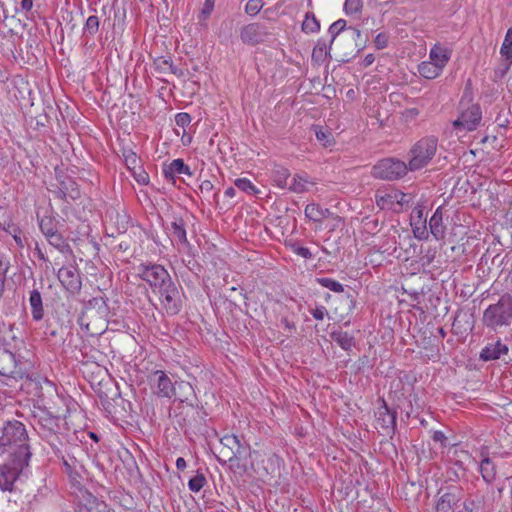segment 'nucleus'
I'll list each match as a JSON object with an SVG mask.
<instances>
[{"label":"nucleus","mask_w":512,"mask_h":512,"mask_svg":"<svg viewBox=\"0 0 512 512\" xmlns=\"http://www.w3.org/2000/svg\"><path fill=\"white\" fill-rule=\"evenodd\" d=\"M320 30V22L315 17L314 13L307 12L305 19L302 23V31L304 33H316Z\"/></svg>","instance_id":"41"},{"label":"nucleus","mask_w":512,"mask_h":512,"mask_svg":"<svg viewBox=\"0 0 512 512\" xmlns=\"http://www.w3.org/2000/svg\"><path fill=\"white\" fill-rule=\"evenodd\" d=\"M161 304L169 316L177 315L183 306L182 294L178 285L171 279L158 290Z\"/></svg>","instance_id":"10"},{"label":"nucleus","mask_w":512,"mask_h":512,"mask_svg":"<svg viewBox=\"0 0 512 512\" xmlns=\"http://www.w3.org/2000/svg\"><path fill=\"white\" fill-rule=\"evenodd\" d=\"M473 89L472 81L468 79L463 95L459 102L460 113L458 118L453 122V127L457 131H474L482 120V109L479 103H472Z\"/></svg>","instance_id":"1"},{"label":"nucleus","mask_w":512,"mask_h":512,"mask_svg":"<svg viewBox=\"0 0 512 512\" xmlns=\"http://www.w3.org/2000/svg\"><path fill=\"white\" fill-rule=\"evenodd\" d=\"M181 414L184 415L183 421L186 429L196 430L205 424L207 417L203 407L194 406L192 403L183 405Z\"/></svg>","instance_id":"15"},{"label":"nucleus","mask_w":512,"mask_h":512,"mask_svg":"<svg viewBox=\"0 0 512 512\" xmlns=\"http://www.w3.org/2000/svg\"><path fill=\"white\" fill-rule=\"evenodd\" d=\"M29 304L31 307L32 319L36 322L44 318V307L41 293L38 289H33L29 294Z\"/></svg>","instance_id":"27"},{"label":"nucleus","mask_w":512,"mask_h":512,"mask_svg":"<svg viewBox=\"0 0 512 512\" xmlns=\"http://www.w3.org/2000/svg\"><path fill=\"white\" fill-rule=\"evenodd\" d=\"M57 277L63 287L71 294H77L82 287V281L79 270L74 266L61 267Z\"/></svg>","instance_id":"16"},{"label":"nucleus","mask_w":512,"mask_h":512,"mask_svg":"<svg viewBox=\"0 0 512 512\" xmlns=\"http://www.w3.org/2000/svg\"><path fill=\"white\" fill-rule=\"evenodd\" d=\"M108 299L103 296L93 297L85 304L86 309H95L99 316L105 317L109 313Z\"/></svg>","instance_id":"35"},{"label":"nucleus","mask_w":512,"mask_h":512,"mask_svg":"<svg viewBox=\"0 0 512 512\" xmlns=\"http://www.w3.org/2000/svg\"><path fill=\"white\" fill-rule=\"evenodd\" d=\"M293 251L304 259H311L312 253L307 247L293 246Z\"/></svg>","instance_id":"58"},{"label":"nucleus","mask_w":512,"mask_h":512,"mask_svg":"<svg viewBox=\"0 0 512 512\" xmlns=\"http://www.w3.org/2000/svg\"><path fill=\"white\" fill-rule=\"evenodd\" d=\"M438 139L435 136H426L418 140L410 149L409 169L417 171L429 164L436 154Z\"/></svg>","instance_id":"6"},{"label":"nucleus","mask_w":512,"mask_h":512,"mask_svg":"<svg viewBox=\"0 0 512 512\" xmlns=\"http://www.w3.org/2000/svg\"><path fill=\"white\" fill-rule=\"evenodd\" d=\"M28 441V433L22 422L12 420L7 421L4 424L2 428V436L0 437V446L12 447L11 457H15V454L22 448H26L28 451H31Z\"/></svg>","instance_id":"5"},{"label":"nucleus","mask_w":512,"mask_h":512,"mask_svg":"<svg viewBox=\"0 0 512 512\" xmlns=\"http://www.w3.org/2000/svg\"><path fill=\"white\" fill-rule=\"evenodd\" d=\"M329 46L322 39H319L312 51V61L317 64L324 63L328 58H331L329 53Z\"/></svg>","instance_id":"34"},{"label":"nucleus","mask_w":512,"mask_h":512,"mask_svg":"<svg viewBox=\"0 0 512 512\" xmlns=\"http://www.w3.org/2000/svg\"><path fill=\"white\" fill-rule=\"evenodd\" d=\"M213 188V183L210 180L202 181V183L199 186L200 192L204 195H209L212 192Z\"/></svg>","instance_id":"62"},{"label":"nucleus","mask_w":512,"mask_h":512,"mask_svg":"<svg viewBox=\"0 0 512 512\" xmlns=\"http://www.w3.org/2000/svg\"><path fill=\"white\" fill-rule=\"evenodd\" d=\"M75 512H110L107 503L90 491L79 488L74 502Z\"/></svg>","instance_id":"11"},{"label":"nucleus","mask_w":512,"mask_h":512,"mask_svg":"<svg viewBox=\"0 0 512 512\" xmlns=\"http://www.w3.org/2000/svg\"><path fill=\"white\" fill-rule=\"evenodd\" d=\"M177 174L192 175L190 167L181 158L172 160L169 165L163 168V175L167 180L174 181Z\"/></svg>","instance_id":"25"},{"label":"nucleus","mask_w":512,"mask_h":512,"mask_svg":"<svg viewBox=\"0 0 512 512\" xmlns=\"http://www.w3.org/2000/svg\"><path fill=\"white\" fill-rule=\"evenodd\" d=\"M135 179L139 184H147L149 181L148 174L145 172H141Z\"/></svg>","instance_id":"64"},{"label":"nucleus","mask_w":512,"mask_h":512,"mask_svg":"<svg viewBox=\"0 0 512 512\" xmlns=\"http://www.w3.org/2000/svg\"><path fill=\"white\" fill-rule=\"evenodd\" d=\"M439 498L436 502V512H452L462 499L463 489L457 485H450L438 490Z\"/></svg>","instance_id":"13"},{"label":"nucleus","mask_w":512,"mask_h":512,"mask_svg":"<svg viewBox=\"0 0 512 512\" xmlns=\"http://www.w3.org/2000/svg\"><path fill=\"white\" fill-rule=\"evenodd\" d=\"M398 195V189L392 187L378 189L375 192L376 205L381 210H395Z\"/></svg>","instance_id":"21"},{"label":"nucleus","mask_w":512,"mask_h":512,"mask_svg":"<svg viewBox=\"0 0 512 512\" xmlns=\"http://www.w3.org/2000/svg\"><path fill=\"white\" fill-rule=\"evenodd\" d=\"M450 51L446 48H443L439 45H434L429 53V58L431 63H434L443 71V68L446 66L448 61L450 60Z\"/></svg>","instance_id":"28"},{"label":"nucleus","mask_w":512,"mask_h":512,"mask_svg":"<svg viewBox=\"0 0 512 512\" xmlns=\"http://www.w3.org/2000/svg\"><path fill=\"white\" fill-rule=\"evenodd\" d=\"M479 470L482 476V479L487 483H492L496 478V465L494 462L488 457L485 456L480 463Z\"/></svg>","instance_id":"32"},{"label":"nucleus","mask_w":512,"mask_h":512,"mask_svg":"<svg viewBox=\"0 0 512 512\" xmlns=\"http://www.w3.org/2000/svg\"><path fill=\"white\" fill-rule=\"evenodd\" d=\"M418 72L422 77L431 80L437 78L442 70L434 63L424 61L418 65Z\"/></svg>","instance_id":"36"},{"label":"nucleus","mask_w":512,"mask_h":512,"mask_svg":"<svg viewBox=\"0 0 512 512\" xmlns=\"http://www.w3.org/2000/svg\"><path fill=\"white\" fill-rule=\"evenodd\" d=\"M398 197L396 205H398L400 208H403V206H408L411 201V196L409 194L403 193L402 191L398 190Z\"/></svg>","instance_id":"57"},{"label":"nucleus","mask_w":512,"mask_h":512,"mask_svg":"<svg viewBox=\"0 0 512 512\" xmlns=\"http://www.w3.org/2000/svg\"><path fill=\"white\" fill-rule=\"evenodd\" d=\"M463 508L466 512H476L479 509V502L469 499L463 503Z\"/></svg>","instance_id":"61"},{"label":"nucleus","mask_w":512,"mask_h":512,"mask_svg":"<svg viewBox=\"0 0 512 512\" xmlns=\"http://www.w3.org/2000/svg\"><path fill=\"white\" fill-rule=\"evenodd\" d=\"M308 179L302 175L296 174L293 177L292 183L289 186V190L295 193H304L307 191L306 184Z\"/></svg>","instance_id":"45"},{"label":"nucleus","mask_w":512,"mask_h":512,"mask_svg":"<svg viewBox=\"0 0 512 512\" xmlns=\"http://www.w3.org/2000/svg\"><path fill=\"white\" fill-rule=\"evenodd\" d=\"M31 456V451L22 448L15 454V457H11L9 463L0 466V489L2 491H14V483L23 469L29 465Z\"/></svg>","instance_id":"3"},{"label":"nucleus","mask_w":512,"mask_h":512,"mask_svg":"<svg viewBox=\"0 0 512 512\" xmlns=\"http://www.w3.org/2000/svg\"><path fill=\"white\" fill-rule=\"evenodd\" d=\"M316 139L327 147L332 143V133L321 126H314Z\"/></svg>","instance_id":"46"},{"label":"nucleus","mask_w":512,"mask_h":512,"mask_svg":"<svg viewBox=\"0 0 512 512\" xmlns=\"http://www.w3.org/2000/svg\"><path fill=\"white\" fill-rule=\"evenodd\" d=\"M240 442L241 439L237 435H225L221 438V444L223 445L222 451H232Z\"/></svg>","instance_id":"49"},{"label":"nucleus","mask_w":512,"mask_h":512,"mask_svg":"<svg viewBox=\"0 0 512 512\" xmlns=\"http://www.w3.org/2000/svg\"><path fill=\"white\" fill-rule=\"evenodd\" d=\"M482 322L484 326L494 331L509 326L512 322V296L506 293L497 303L489 305L483 313Z\"/></svg>","instance_id":"2"},{"label":"nucleus","mask_w":512,"mask_h":512,"mask_svg":"<svg viewBox=\"0 0 512 512\" xmlns=\"http://www.w3.org/2000/svg\"><path fill=\"white\" fill-rule=\"evenodd\" d=\"M429 229L436 240L445 237L446 226L443 223V206H439L429 220Z\"/></svg>","instance_id":"24"},{"label":"nucleus","mask_w":512,"mask_h":512,"mask_svg":"<svg viewBox=\"0 0 512 512\" xmlns=\"http://www.w3.org/2000/svg\"><path fill=\"white\" fill-rule=\"evenodd\" d=\"M234 185L248 195L259 193L258 188L248 178H238L234 181Z\"/></svg>","instance_id":"44"},{"label":"nucleus","mask_w":512,"mask_h":512,"mask_svg":"<svg viewBox=\"0 0 512 512\" xmlns=\"http://www.w3.org/2000/svg\"><path fill=\"white\" fill-rule=\"evenodd\" d=\"M191 121H192V118H191L190 114H188L186 112L177 113L175 116L176 125L183 129L185 127L189 126Z\"/></svg>","instance_id":"53"},{"label":"nucleus","mask_w":512,"mask_h":512,"mask_svg":"<svg viewBox=\"0 0 512 512\" xmlns=\"http://www.w3.org/2000/svg\"><path fill=\"white\" fill-rule=\"evenodd\" d=\"M157 376V395L161 397L171 398L176 396V388L171 379L163 372L156 371Z\"/></svg>","instance_id":"26"},{"label":"nucleus","mask_w":512,"mask_h":512,"mask_svg":"<svg viewBox=\"0 0 512 512\" xmlns=\"http://www.w3.org/2000/svg\"><path fill=\"white\" fill-rule=\"evenodd\" d=\"M374 44L378 50L386 48L388 46V35L384 32L377 34L374 39Z\"/></svg>","instance_id":"55"},{"label":"nucleus","mask_w":512,"mask_h":512,"mask_svg":"<svg viewBox=\"0 0 512 512\" xmlns=\"http://www.w3.org/2000/svg\"><path fill=\"white\" fill-rule=\"evenodd\" d=\"M331 339L337 343L343 350L351 351L355 346V338L347 331L335 330L330 333Z\"/></svg>","instance_id":"30"},{"label":"nucleus","mask_w":512,"mask_h":512,"mask_svg":"<svg viewBox=\"0 0 512 512\" xmlns=\"http://www.w3.org/2000/svg\"><path fill=\"white\" fill-rule=\"evenodd\" d=\"M305 216L313 222H321L329 218L332 212L328 208H322L319 204L310 203L305 207Z\"/></svg>","instance_id":"29"},{"label":"nucleus","mask_w":512,"mask_h":512,"mask_svg":"<svg viewBox=\"0 0 512 512\" xmlns=\"http://www.w3.org/2000/svg\"><path fill=\"white\" fill-rule=\"evenodd\" d=\"M123 158H124L126 167L130 171H133L138 166L139 159L137 157V154L134 151H132L131 149L123 150Z\"/></svg>","instance_id":"47"},{"label":"nucleus","mask_w":512,"mask_h":512,"mask_svg":"<svg viewBox=\"0 0 512 512\" xmlns=\"http://www.w3.org/2000/svg\"><path fill=\"white\" fill-rule=\"evenodd\" d=\"M501 63L499 70L496 71L501 78L504 77L512 66V27H510L504 37L500 48Z\"/></svg>","instance_id":"19"},{"label":"nucleus","mask_w":512,"mask_h":512,"mask_svg":"<svg viewBox=\"0 0 512 512\" xmlns=\"http://www.w3.org/2000/svg\"><path fill=\"white\" fill-rule=\"evenodd\" d=\"M138 276L155 291L160 289L163 284L172 278L164 266L157 263H141L137 267Z\"/></svg>","instance_id":"9"},{"label":"nucleus","mask_w":512,"mask_h":512,"mask_svg":"<svg viewBox=\"0 0 512 512\" xmlns=\"http://www.w3.org/2000/svg\"><path fill=\"white\" fill-rule=\"evenodd\" d=\"M365 226L370 230V232L375 233L379 231V220L377 218L370 219L367 217L365 218Z\"/></svg>","instance_id":"60"},{"label":"nucleus","mask_w":512,"mask_h":512,"mask_svg":"<svg viewBox=\"0 0 512 512\" xmlns=\"http://www.w3.org/2000/svg\"><path fill=\"white\" fill-rule=\"evenodd\" d=\"M37 418L38 433L43 439H47L56 435L59 429L60 417L52 415L51 412L44 409L41 410Z\"/></svg>","instance_id":"18"},{"label":"nucleus","mask_w":512,"mask_h":512,"mask_svg":"<svg viewBox=\"0 0 512 512\" xmlns=\"http://www.w3.org/2000/svg\"><path fill=\"white\" fill-rule=\"evenodd\" d=\"M57 197L61 200H66L67 198L71 200L79 199L81 197L79 185L72 177L63 176L59 180Z\"/></svg>","instance_id":"20"},{"label":"nucleus","mask_w":512,"mask_h":512,"mask_svg":"<svg viewBox=\"0 0 512 512\" xmlns=\"http://www.w3.org/2000/svg\"><path fill=\"white\" fill-rule=\"evenodd\" d=\"M431 438L434 442L440 443V446L442 448H446L450 445L448 442V438L442 431H439V430L433 431Z\"/></svg>","instance_id":"54"},{"label":"nucleus","mask_w":512,"mask_h":512,"mask_svg":"<svg viewBox=\"0 0 512 512\" xmlns=\"http://www.w3.org/2000/svg\"><path fill=\"white\" fill-rule=\"evenodd\" d=\"M316 282L320 284L322 287L329 289L335 293L344 292V286L335 279L329 277H319L316 278Z\"/></svg>","instance_id":"43"},{"label":"nucleus","mask_w":512,"mask_h":512,"mask_svg":"<svg viewBox=\"0 0 512 512\" xmlns=\"http://www.w3.org/2000/svg\"><path fill=\"white\" fill-rule=\"evenodd\" d=\"M207 484L205 474L201 470H197L196 474L188 481V488L191 492H199Z\"/></svg>","instance_id":"40"},{"label":"nucleus","mask_w":512,"mask_h":512,"mask_svg":"<svg viewBox=\"0 0 512 512\" xmlns=\"http://www.w3.org/2000/svg\"><path fill=\"white\" fill-rule=\"evenodd\" d=\"M310 313L316 320H323L327 314V309L324 306H317L310 310Z\"/></svg>","instance_id":"59"},{"label":"nucleus","mask_w":512,"mask_h":512,"mask_svg":"<svg viewBox=\"0 0 512 512\" xmlns=\"http://www.w3.org/2000/svg\"><path fill=\"white\" fill-rule=\"evenodd\" d=\"M0 229L10 234L18 247L22 248L24 246L21 238L22 231L18 225L12 223L10 220L4 221L3 223L0 222Z\"/></svg>","instance_id":"37"},{"label":"nucleus","mask_w":512,"mask_h":512,"mask_svg":"<svg viewBox=\"0 0 512 512\" xmlns=\"http://www.w3.org/2000/svg\"><path fill=\"white\" fill-rule=\"evenodd\" d=\"M227 461L230 463L231 468H236L242 472L247 470V458L250 456V446L244 441L238 443V445L232 451H221Z\"/></svg>","instance_id":"14"},{"label":"nucleus","mask_w":512,"mask_h":512,"mask_svg":"<svg viewBox=\"0 0 512 512\" xmlns=\"http://www.w3.org/2000/svg\"><path fill=\"white\" fill-rule=\"evenodd\" d=\"M50 446L53 448L55 455L62 460L63 466L65 467L66 472L72 476L73 470L76 469L78 461L74 456H68L65 457L61 450L54 445L53 443H50Z\"/></svg>","instance_id":"38"},{"label":"nucleus","mask_w":512,"mask_h":512,"mask_svg":"<svg viewBox=\"0 0 512 512\" xmlns=\"http://www.w3.org/2000/svg\"><path fill=\"white\" fill-rule=\"evenodd\" d=\"M413 232H414L415 237L419 240L428 239L429 234H428L426 226H423L422 229L416 228L413 230Z\"/></svg>","instance_id":"63"},{"label":"nucleus","mask_w":512,"mask_h":512,"mask_svg":"<svg viewBox=\"0 0 512 512\" xmlns=\"http://www.w3.org/2000/svg\"><path fill=\"white\" fill-rule=\"evenodd\" d=\"M38 223L40 231L45 238L59 231V221L51 215L43 216L39 219Z\"/></svg>","instance_id":"33"},{"label":"nucleus","mask_w":512,"mask_h":512,"mask_svg":"<svg viewBox=\"0 0 512 512\" xmlns=\"http://www.w3.org/2000/svg\"><path fill=\"white\" fill-rule=\"evenodd\" d=\"M409 170V163L406 164L398 158L387 157L373 165L371 175L376 179L395 181L406 176Z\"/></svg>","instance_id":"7"},{"label":"nucleus","mask_w":512,"mask_h":512,"mask_svg":"<svg viewBox=\"0 0 512 512\" xmlns=\"http://www.w3.org/2000/svg\"><path fill=\"white\" fill-rule=\"evenodd\" d=\"M156 70L159 73H167L168 69L172 67V59L171 57H158L154 61Z\"/></svg>","instance_id":"51"},{"label":"nucleus","mask_w":512,"mask_h":512,"mask_svg":"<svg viewBox=\"0 0 512 512\" xmlns=\"http://www.w3.org/2000/svg\"><path fill=\"white\" fill-rule=\"evenodd\" d=\"M363 7L362 0H345L344 10L347 14H355L361 11Z\"/></svg>","instance_id":"52"},{"label":"nucleus","mask_w":512,"mask_h":512,"mask_svg":"<svg viewBox=\"0 0 512 512\" xmlns=\"http://www.w3.org/2000/svg\"><path fill=\"white\" fill-rule=\"evenodd\" d=\"M215 1L216 0H205L204 6L198 15V20L201 25H204L205 21L210 17L211 13L213 12Z\"/></svg>","instance_id":"48"},{"label":"nucleus","mask_w":512,"mask_h":512,"mask_svg":"<svg viewBox=\"0 0 512 512\" xmlns=\"http://www.w3.org/2000/svg\"><path fill=\"white\" fill-rule=\"evenodd\" d=\"M272 33L267 25L260 22H253L243 26L240 30L241 41L249 46H256L266 42Z\"/></svg>","instance_id":"12"},{"label":"nucleus","mask_w":512,"mask_h":512,"mask_svg":"<svg viewBox=\"0 0 512 512\" xmlns=\"http://www.w3.org/2000/svg\"><path fill=\"white\" fill-rule=\"evenodd\" d=\"M290 177V172L287 168L277 167L272 172L273 181L280 188H285L287 186V180Z\"/></svg>","instance_id":"42"},{"label":"nucleus","mask_w":512,"mask_h":512,"mask_svg":"<svg viewBox=\"0 0 512 512\" xmlns=\"http://www.w3.org/2000/svg\"><path fill=\"white\" fill-rule=\"evenodd\" d=\"M509 348L506 344L502 343L501 340H497L494 343H488L480 352L479 359L488 362L498 360L502 356L507 355Z\"/></svg>","instance_id":"22"},{"label":"nucleus","mask_w":512,"mask_h":512,"mask_svg":"<svg viewBox=\"0 0 512 512\" xmlns=\"http://www.w3.org/2000/svg\"><path fill=\"white\" fill-rule=\"evenodd\" d=\"M172 242H176L178 246L189 247L190 243L187 239V233L185 228V222L181 217H174L171 222L170 228Z\"/></svg>","instance_id":"23"},{"label":"nucleus","mask_w":512,"mask_h":512,"mask_svg":"<svg viewBox=\"0 0 512 512\" xmlns=\"http://www.w3.org/2000/svg\"><path fill=\"white\" fill-rule=\"evenodd\" d=\"M34 2L33 0H21L20 2V8H15V12L19 13L20 11H23L26 13V18L30 19L28 16V13H30L33 9Z\"/></svg>","instance_id":"56"},{"label":"nucleus","mask_w":512,"mask_h":512,"mask_svg":"<svg viewBox=\"0 0 512 512\" xmlns=\"http://www.w3.org/2000/svg\"><path fill=\"white\" fill-rule=\"evenodd\" d=\"M48 243L57 249L60 253L64 255H72L73 250L68 243L67 239L62 235L60 231L52 234L51 236L46 237Z\"/></svg>","instance_id":"31"},{"label":"nucleus","mask_w":512,"mask_h":512,"mask_svg":"<svg viewBox=\"0 0 512 512\" xmlns=\"http://www.w3.org/2000/svg\"><path fill=\"white\" fill-rule=\"evenodd\" d=\"M328 32L330 34V43L329 48L333 45V43L339 39V40H346L351 41L354 43V47L351 50L350 53H346V56H349L353 53L354 50H356V54H358L360 51L364 49V45L361 43H358V40L361 37V31L353 26H346V20L339 19L332 23L328 29Z\"/></svg>","instance_id":"8"},{"label":"nucleus","mask_w":512,"mask_h":512,"mask_svg":"<svg viewBox=\"0 0 512 512\" xmlns=\"http://www.w3.org/2000/svg\"><path fill=\"white\" fill-rule=\"evenodd\" d=\"M263 6V0H249L245 6V12L250 16H256Z\"/></svg>","instance_id":"50"},{"label":"nucleus","mask_w":512,"mask_h":512,"mask_svg":"<svg viewBox=\"0 0 512 512\" xmlns=\"http://www.w3.org/2000/svg\"><path fill=\"white\" fill-rule=\"evenodd\" d=\"M381 405L376 412V421L379 427L385 430L386 435H393L396 430V410L391 409L384 399H381Z\"/></svg>","instance_id":"17"},{"label":"nucleus","mask_w":512,"mask_h":512,"mask_svg":"<svg viewBox=\"0 0 512 512\" xmlns=\"http://www.w3.org/2000/svg\"><path fill=\"white\" fill-rule=\"evenodd\" d=\"M34 368L32 361L16 357L6 349H0V375L13 379H30V372Z\"/></svg>","instance_id":"4"},{"label":"nucleus","mask_w":512,"mask_h":512,"mask_svg":"<svg viewBox=\"0 0 512 512\" xmlns=\"http://www.w3.org/2000/svg\"><path fill=\"white\" fill-rule=\"evenodd\" d=\"M99 26V18L96 15L89 16L83 26V37H93L99 31Z\"/></svg>","instance_id":"39"}]
</instances>
